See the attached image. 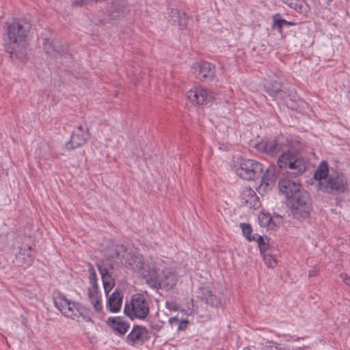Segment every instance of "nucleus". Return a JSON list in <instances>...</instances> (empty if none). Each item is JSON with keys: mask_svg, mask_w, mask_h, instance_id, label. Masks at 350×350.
<instances>
[{"mask_svg": "<svg viewBox=\"0 0 350 350\" xmlns=\"http://www.w3.org/2000/svg\"><path fill=\"white\" fill-rule=\"evenodd\" d=\"M126 256H129L127 248L122 244L113 243L105 251L104 259L97 264L107 295L115 286L111 271L122 266Z\"/></svg>", "mask_w": 350, "mask_h": 350, "instance_id": "obj_1", "label": "nucleus"}, {"mask_svg": "<svg viewBox=\"0 0 350 350\" xmlns=\"http://www.w3.org/2000/svg\"><path fill=\"white\" fill-rule=\"evenodd\" d=\"M29 29V24L23 21H13L8 25L9 42L5 44V51L11 58L23 59L27 55V37Z\"/></svg>", "mask_w": 350, "mask_h": 350, "instance_id": "obj_2", "label": "nucleus"}, {"mask_svg": "<svg viewBox=\"0 0 350 350\" xmlns=\"http://www.w3.org/2000/svg\"><path fill=\"white\" fill-rule=\"evenodd\" d=\"M150 312L149 302L145 296L136 293L131 296L130 301L126 303L124 313L131 320H144Z\"/></svg>", "mask_w": 350, "mask_h": 350, "instance_id": "obj_3", "label": "nucleus"}, {"mask_svg": "<svg viewBox=\"0 0 350 350\" xmlns=\"http://www.w3.org/2000/svg\"><path fill=\"white\" fill-rule=\"evenodd\" d=\"M290 211L293 217L299 220L308 217L312 208L309 193L304 190L289 200Z\"/></svg>", "mask_w": 350, "mask_h": 350, "instance_id": "obj_4", "label": "nucleus"}, {"mask_svg": "<svg viewBox=\"0 0 350 350\" xmlns=\"http://www.w3.org/2000/svg\"><path fill=\"white\" fill-rule=\"evenodd\" d=\"M348 189V181L342 172L330 174L324 182H319L317 189L328 194L339 195Z\"/></svg>", "mask_w": 350, "mask_h": 350, "instance_id": "obj_5", "label": "nucleus"}, {"mask_svg": "<svg viewBox=\"0 0 350 350\" xmlns=\"http://www.w3.org/2000/svg\"><path fill=\"white\" fill-rule=\"evenodd\" d=\"M263 172L262 165L252 159H241L236 173L241 178L250 180L261 176Z\"/></svg>", "mask_w": 350, "mask_h": 350, "instance_id": "obj_6", "label": "nucleus"}, {"mask_svg": "<svg viewBox=\"0 0 350 350\" xmlns=\"http://www.w3.org/2000/svg\"><path fill=\"white\" fill-rule=\"evenodd\" d=\"M129 12V6L125 0H111L109 9L110 18H95L93 23L96 25H105L109 23L110 19H116L119 16L126 14Z\"/></svg>", "mask_w": 350, "mask_h": 350, "instance_id": "obj_7", "label": "nucleus"}, {"mask_svg": "<svg viewBox=\"0 0 350 350\" xmlns=\"http://www.w3.org/2000/svg\"><path fill=\"white\" fill-rule=\"evenodd\" d=\"M187 98L194 105H206L213 98V93L202 86L196 87L187 92Z\"/></svg>", "mask_w": 350, "mask_h": 350, "instance_id": "obj_8", "label": "nucleus"}, {"mask_svg": "<svg viewBox=\"0 0 350 350\" xmlns=\"http://www.w3.org/2000/svg\"><path fill=\"white\" fill-rule=\"evenodd\" d=\"M284 140L283 137H278L270 140H262L256 144V148L258 150L269 156H275L284 148Z\"/></svg>", "mask_w": 350, "mask_h": 350, "instance_id": "obj_9", "label": "nucleus"}, {"mask_svg": "<svg viewBox=\"0 0 350 350\" xmlns=\"http://www.w3.org/2000/svg\"><path fill=\"white\" fill-rule=\"evenodd\" d=\"M89 138L88 129H84L83 126L79 125L72 133L70 141L65 144V147L68 150H73L86 144Z\"/></svg>", "mask_w": 350, "mask_h": 350, "instance_id": "obj_10", "label": "nucleus"}, {"mask_svg": "<svg viewBox=\"0 0 350 350\" xmlns=\"http://www.w3.org/2000/svg\"><path fill=\"white\" fill-rule=\"evenodd\" d=\"M150 338L147 329L142 325H134L131 332L126 336V341L131 346L143 345Z\"/></svg>", "mask_w": 350, "mask_h": 350, "instance_id": "obj_11", "label": "nucleus"}, {"mask_svg": "<svg viewBox=\"0 0 350 350\" xmlns=\"http://www.w3.org/2000/svg\"><path fill=\"white\" fill-rule=\"evenodd\" d=\"M69 312L70 316H66L77 321L90 322L92 321V312L80 304L79 303L72 301L69 306Z\"/></svg>", "mask_w": 350, "mask_h": 350, "instance_id": "obj_12", "label": "nucleus"}, {"mask_svg": "<svg viewBox=\"0 0 350 350\" xmlns=\"http://www.w3.org/2000/svg\"><path fill=\"white\" fill-rule=\"evenodd\" d=\"M278 187L280 192L289 200L294 198L297 194L302 192V190L300 189L301 185L299 183L287 178H281L279 180Z\"/></svg>", "mask_w": 350, "mask_h": 350, "instance_id": "obj_13", "label": "nucleus"}, {"mask_svg": "<svg viewBox=\"0 0 350 350\" xmlns=\"http://www.w3.org/2000/svg\"><path fill=\"white\" fill-rule=\"evenodd\" d=\"M195 74L202 81H212L215 76V66L208 62H202L196 65Z\"/></svg>", "mask_w": 350, "mask_h": 350, "instance_id": "obj_14", "label": "nucleus"}, {"mask_svg": "<svg viewBox=\"0 0 350 350\" xmlns=\"http://www.w3.org/2000/svg\"><path fill=\"white\" fill-rule=\"evenodd\" d=\"M178 275L172 268H165L162 271V286L167 291L172 290L176 284Z\"/></svg>", "mask_w": 350, "mask_h": 350, "instance_id": "obj_15", "label": "nucleus"}, {"mask_svg": "<svg viewBox=\"0 0 350 350\" xmlns=\"http://www.w3.org/2000/svg\"><path fill=\"white\" fill-rule=\"evenodd\" d=\"M107 325L120 335H124L129 330L130 325L121 317H111L107 320Z\"/></svg>", "mask_w": 350, "mask_h": 350, "instance_id": "obj_16", "label": "nucleus"}, {"mask_svg": "<svg viewBox=\"0 0 350 350\" xmlns=\"http://www.w3.org/2000/svg\"><path fill=\"white\" fill-rule=\"evenodd\" d=\"M198 293V297L211 306L218 307L221 304V299L217 297L209 287L204 286L200 288Z\"/></svg>", "mask_w": 350, "mask_h": 350, "instance_id": "obj_17", "label": "nucleus"}, {"mask_svg": "<svg viewBox=\"0 0 350 350\" xmlns=\"http://www.w3.org/2000/svg\"><path fill=\"white\" fill-rule=\"evenodd\" d=\"M31 247H21L18 252L16 254L15 262L18 266L29 267L33 260V256L31 254Z\"/></svg>", "mask_w": 350, "mask_h": 350, "instance_id": "obj_18", "label": "nucleus"}, {"mask_svg": "<svg viewBox=\"0 0 350 350\" xmlns=\"http://www.w3.org/2000/svg\"><path fill=\"white\" fill-rule=\"evenodd\" d=\"M44 49L45 52L52 57H57L62 55L67 51V48L60 43L44 38L43 40Z\"/></svg>", "mask_w": 350, "mask_h": 350, "instance_id": "obj_19", "label": "nucleus"}, {"mask_svg": "<svg viewBox=\"0 0 350 350\" xmlns=\"http://www.w3.org/2000/svg\"><path fill=\"white\" fill-rule=\"evenodd\" d=\"M123 296L118 289H116L108 297L107 308L111 312H117L120 310Z\"/></svg>", "mask_w": 350, "mask_h": 350, "instance_id": "obj_20", "label": "nucleus"}, {"mask_svg": "<svg viewBox=\"0 0 350 350\" xmlns=\"http://www.w3.org/2000/svg\"><path fill=\"white\" fill-rule=\"evenodd\" d=\"M275 182V177L270 169L266 170V174L262 176L261 182L258 186V191L260 192H266L271 189Z\"/></svg>", "mask_w": 350, "mask_h": 350, "instance_id": "obj_21", "label": "nucleus"}, {"mask_svg": "<svg viewBox=\"0 0 350 350\" xmlns=\"http://www.w3.org/2000/svg\"><path fill=\"white\" fill-rule=\"evenodd\" d=\"M143 262L144 260L142 256L131 255L129 253V256H126L122 266L133 271H138V270L142 267Z\"/></svg>", "mask_w": 350, "mask_h": 350, "instance_id": "obj_22", "label": "nucleus"}, {"mask_svg": "<svg viewBox=\"0 0 350 350\" xmlns=\"http://www.w3.org/2000/svg\"><path fill=\"white\" fill-rule=\"evenodd\" d=\"M288 168L291 170L290 174L297 176L302 174L306 170V165L302 159L297 158L296 156L291 161H289Z\"/></svg>", "mask_w": 350, "mask_h": 350, "instance_id": "obj_23", "label": "nucleus"}, {"mask_svg": "<svg viewBox=\"0 0 350 350\" xmlns=\"http://www.w3.org/2000/svg\"><path fill=\"white\" fill-rule=\"evenodd\" d=\"M71 301L64 296H57L54 298V304L64 316H70L69 306Z\"/></svg>", "mask_w": 350, "mask_h": 350, "instance_id": "obj_24", "label": "nucleus"}, {"mask_svg": "<svg viewBox=\"0 0 350 350\" xmlns=\"http://www.w3.org/2000/svg\"><path fill=\"white\" fill-rule=\"evenodd\" d=\"M88 295L96 312H100L103 309L101 297L98 291L88 288Z\"/></svg>", "mask_w": 350, "mask_h": 350, "instance_id": "obj_25", "label": "nucleus"}, {"mask_svg": "<svg viewBox=\"0 0 350 350\" xmlns=\"http://www.w3.org/2000/svg\"><path fill=\"white\" fill-rule=\"evenodd\" d=\"M264 87L267 93L273 98H275L282 92V84L277 81L269 82L265 84Z\"/></svg>", "mask_w": 350, "mask_h": 350, "instance_id": "obj_26", "label": "nucleus"}, {"mask_svg": "<svg viewBox=\"0 0 350 350\" xmlns=\"http://www.w3.org/2000/svg\"><path fill=\"white\" fill-rule=\"evenodd\" d=\"M329 167L326 161H323L319 165L314 174V178L319 182H323L322 180H326L328 178Z\"/></svg>", "mask_w": 350, "mask_h": 350, "instance_id": "obj_27", "label": "nucleus"}, {"mask_svg": "<svg viewBox=\"0 0 350 350\" xmlns=\"http://www.w3.org/2000/svg\"><path fill=\"white\" fill-rule=\"evenodd\" d=\"M242 198L244 200V202L251 206H255V200L258 198L255 191L250 187H246L244 189L242 193Z\"/></svg>", "mask_w": 350, "mask_h": 350, "instance_id": "obj_28", "label": "nucleus"}, {"mask_svg": "<svg viewBox=\"0 0 350 350\" xmlns=\"http://www.w3.org/2000/svg\"><path fill=\"white\" fill-rule=\"evenodd\" d=\"M295 156V155L289 150L283 152L278 159V165L279 167L281 169L287 168L289 161H291Z\"/></svg>", "mask_w": 350, "mask_h": 350, "instance_id": "obj_29", "label": "nucleus"}, {"mask_svg": "<svg viewBox=\"0 0 350 350\" xmlns=\"http://www.w3.org/2000/svg\"><path fill=\"white\" fill-rule=\"evenodd\" d=\"M239 226L242 230L244 237L248 241H256V238L259 236L258 234H252L253 230L250 224L241 223Z\"/></svg>", "mask_w": 350, "mask_h": 350, "instance_id": "obj_30", "label": "nucleus"}, {"mask_svg": "<svg viewBox=\"0 0 350 350\" xmlns=\"http://www.w3.org/2000/svg\"><path fill=\"white\" fill-rule=\"evenodd\" d=\"M146 283L153 288L159 289L162 287L161 280L159 278L157 272L145 278Z\"/></svg>", "mask_w": 350, "mask_h": 350, "instance_id": "obj_31", "label": "nucleus"}, {"mask_svg": "<svg viewBox=\"0 0 350 350\" xmlns=\"http://www.w3.org/2000/svg\"><path fill=\"white\" fill-rule=\"evenodd\" d=\"M142 267L140 268L138 271L140 273L144 278H146L150 275H152L157 272L154 267L150 264H146L143 262Z\"/></svg>", "mask_w": 350, "mask_h": 350, "instance_id": "obj_32", "label": "nucleus"}, {"mask_svg": "<svg viewBox=\"0 0 350 350\" xmlns=\"http://www.w3.org/2000/svg\"><path fill=\"white\" fill-rule=\"evenodd\" d=\"M172 16H176L177 18H178V24L179 25L180 29H184L187 27V21H186V14L185 13L183 14V16H181L180 15L179 11L178 10H172L171 12Z\"/></svg>", "mask_w": 350, "mask_h": 350, "instance_id": "obj_33", "label": "nucleus"}, {"mask_svg": "<svg viewBox=\"0 0 350 350\" xmlns=\"http://www.w3.org/2000/svg\"><path fill=\"white\" fill-rule=\"evenodd\" d=\"M282 1L291 8L299 12H301V8L304 3V0H282Z\"/></svg>", "mask_w": 350, "mask_h": 350, "instance_id": "obj_34", "label": "nucleus"}, {"mask_svg": "<svg viewBox=\"0 0 350 350\" xmlns=\"http://www.w3.org/2000/svg\"><path fill=\"white\" fill-rule=\"evenodd\" d=\"M272 221V217L270 214L265 213H260L258 215V221L261 226L267 227Z\"/></svg>", "mask_w": 350, "mask_h": 350, "instance_id": "obj_35", "label": "nucleus"}, {"mask_svg": "<svg viewBox=\"0 0 350 350\" xmlns=\"http://www.w3.org/2000/svg\"><path fill=\"white\" fill-rule=\"evenodd\" d=\"M256 241L258 242L260 253L262 254L268 253V251L269 250V245L265 241L263 237L259 235L256 238Z\"/></svg>", "mask_w": 350, "mask_h": 350, "instance_id": "obj_36", "label": "nucleus"}, {"mask_svg": "<svg viewBox=\"0 0 350 350\" xmlns=\"http://www.w3.org/2000/svg\"><path fill=\"white\" fill-rule=\"evenodd\" d=\"M293 23L288 22L286 21L285 19L282 18H278L277 15L275 16L274 20H273V27L278 29L279 31H281L282 27L284 25H292Z\"/></svg>", "mask_w": 350, "mask_h": 350, "instance_id": "obj_37", "label": "nucleus"}, {"mask_svg": "<svg viewBox=\"0 0 350 350\" xmlns=\"http://www.w3.org/2000/svg\"><path fill=\"white\" fill-rule=\"evenodd\" d=\"M264 261L267 267H273L277 264V260L275 258L271 256L269 253L262 254Z\"/></svg>", "mask_w": 350, "mask_h": 350, "instance_id": "obj_38", "label": "nucleus"}, {"mask_svg": "<svg viewBox=\"0 0 350 350\" xmlns=\"http://www.w3.org/2000/svg\"><path fill=\"white\" fill-rule=\"evenodd\" d=\"M88 271L90 273V276H89L90 283L97 281L96 274V271L94 270V267L92 266V265L91 263H88Z\"/></svg>", "mask_w": 350, "mask_h": 350, "instance_id": "obj_39", "label": "nucleus"}, {"mask_svg": "<svg viewBox=\"0 0 350 350\" xmlns=\"http://www.w3.org/2000/svg\"><path fill=\"white\" fill-rule=\"evenodd\" d=\"M92 3V0H75L72 2V8L82 7Z\"/></svg>", "mask_w": 350, "mask_h": 350, "instance_id": "obj_40", "label": "nucleus"}, {"mask_svg": "<svg viewBox=\"0 0 350 350\" xmlns=\"http://www.w3.org/2000/svg\"><path fill=\"white\" fill-rule=\"evenodd\" d=\"M165 305L167 308H168L170 310L177 311L179 310V306L176 302L167 301Z\"/></svg>", "mask_w": 350, "mask_h": 350, "instance_id": "obj_41", "label": "nucleus"}, {"mask_svg": "<svg viewBox=\"0 0 350 350\" xmlns=\"http://www.w3.org/2000/svg\"><path fill=\"white\" fill-rule=\"evenodd\" d=\"M340 278L342 280L345 284L350 286V275H349L347 273H342L340 274Z\"/></svg>", "mask_w": 350, "mask_h": 350, "instance_id": "obj_42", "label": "nucleus"}, {"mask_svg": "<svg viewBox=\"0 0 350 350\" xmlns=\"http://www.w3.org/2000/svg\"><path fill=\"white\" fill-rule=\"evenodd\" d=\"M90 284L91 286L88 287V288L98 291V286L97 281L90 282Z\"/></svg>", "mask_w": 350, "mask_h": 350, "instance_id": "obj_43", "label": "nucleus"}, {"mask_svg": "<svg viewBox=\"0 0 350 350\" xmlns=\"http://www.w3.org/2000/svg\"><path fill=\"white\" fill-rule=\"evenodd\" d=\"M179 321L177 317H171L169 319V323L171 325H173L175 323H178Z\"/></svg>", "mask_w": 350, "mask_h": 350, "instance_id": "obj_44", "label": "nucleus"}, {"mask_svg": "<svg viewBox=\"0 0 350 350\" xmlns=\"http://www.w3.org/2000/svg\"><path fill=\"white\" fill-rule=\"evenodd\" d=\"M317 270H315V269L310 270V271H309V273H308V276H309L310 278H311V277H314V276H316V275H317Z\"/></svg>", "mask_w": 350, "mask_h": 350, "instance_id": "obj_45", "label": "nucleus"}, {"mask_svg": "<svg viewBox=\"0 0 350 350\" xmlns=\"http://www.w3.org/2000/svg\"><path fill=\"white\" fill-rule=\"evenodd\" d=\"M151 327H152V329H154L157 330V331H159V330L160 329V327H159V325H151Z\"/></svg>", "mask_w": 350, "mask_h": 350, "instance_id": "obj_46", "label": "nucleus"}, {"mask_svg": "<svg viewBox=\"0 0 350 350\" xmlns=\"http://www.w3.org/2000/svg\"><path fill=\"white\" fill-rule=\"evenodd\" d=\"M178 329H183L184 328H183V327H181V325H180L178 326Z\"/></svg>", "mask_w": 350, "mask_h": 350, "instance_id": "obj_47", "label": "nucleus"}, {"mask_svg": "<svg viewBox=\"0 0 350 350\" xmlns=\"http://www.w3.org/2000/svg\"><path fill=\"white\" fill-rule=\"evenodd\" d=\"M182 323H184L187 324L188 323V321H184Z\"/></svg>", "mask_w": 350, "mask_h": 350, "instance_id": "obj_48", "label": "nucleus"}]
</instances>
